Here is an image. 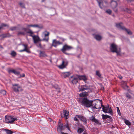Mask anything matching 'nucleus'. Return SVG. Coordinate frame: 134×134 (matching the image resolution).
<instances>
[{
  "instance_id": "obj_1",
  "label": "nucleus",
  "mask_w": 134,
  "mask_h": 134,
  "mask_svg": "<svg viewBox=\"0 0 134 134\" xmlns=\"http://www.w3.org/2000/svg\"><path fill=\"white\" fill-rule=\"evenodd\" d=\"M66 128L68 130H70L68 124L66 125H64L61 122L60 120H59L57 128V131L58 132H61L62 131L64 130Z\"/></svg>"
},
{
  "instance_id": "obj_2",
  "label": "nucleus",
  "mask_w": 134,
  "mask_h": 134,
  "mask_svg": "<svg viewBox=\"0 0 134 134\" xmlns=\"http://www.w3.org/2000/svg\"><path fill=\"white\" fill-rule=\"evenodd\" d=\"M93 101L89 100L86 97L83 98L81 101V103L82 105L85 106L86 107L89 108L92 105Z\"/></svg>"
},
{
  "instance_id": "obj_3",
  "label": "nucleus",
  "mask_w": 134,
  "mask_h": 134,
  "mask_svg": "<svg viewBox=\"0 0 134 134\" xmlns=\"http://www.w3.org/2000/svg\"><path fill=\"white\" fill-rule=\"evenodd\" d=\"M110 49L112 52L116 53L117 55H120L121 49L120 48H118L117 46L115 44H111Z\"/></svg>"
},
{
  "instance_id": "obj_4",
  "label": "nucleus",
  "mask_w": 134,
  "mask_h": 134,
  "mask_svg": "<svg viewBox=\"0 0 134 134\" xmlns=\"http://www.w3.org/2000/svg\"><path fill=\"white\" fill-rule=\"evenodd\" d=\"M116 26L119 29L125 31L129 35H131L132 34L131 31L129 29L126 28L123 26V24L122 23L116 24Z\"/></svg>"
},
{
  "instance_id": "obj_5",
  "label": "nucleus",
  "mask_w": 134,
  "mask_h": 134,
  "mask_svg": "<svg viewBox=\"0 0 134 134\" xmlns=\"http://www.w3.org/2000/svg\"><path fill=\"white\" fill-rule=\"evenodd\" d=\"M12 88L14 91L16 92H22L23 90L22 87L18 84H12Z\"/></svg>"
},
{
  "instance_id": "obj_6",
  "label": "nucleus",
  "mask_w": 134,
  "mask_h": 134,
  "mask_svg": "<svg viewBox=\"0 0 134 134\" xmlns=\"http://www.w3.org/2000/svg\"><path fill=\"white\" fill-rule=\"evenodd\" d=\"M13 116H5V122L7 123L12 124L15 120H17L16 117L13 118Z\"/></svg>"
},
{
  "instance_id": "obj_7",
  "label": "nucleus",
  "mask_w": 134,
  "mask_h": 134,
  "mask_svg": "<svg viewBox=\"0 0 134 134\" xmlns=\"http://www.w3.org/2000/svg\"><path fill=\"white\" fill-rule=\"evenodd\" d=\"M72 48V47L65 44L63 46L61 50L63 53L66 54H69L66 53V51L70 50Z\"/></svg>"
},
{
  "instance_id": "obj_8",
  "label": "nucleus",
  "mask_w": 134,
  "mask_h": 134,
  "mask_svg": "<svg viewBox=\"0 0 134 134\" xmlns=\"http://www.w3.org/2000/svg\"><path fill=\"white\" fill-rule=\"evenodd\" d=\"M102 116L103 120H105V123H110V122H111L112 120V118L110 116L107 115L102 114Z\"/></svg>"
},
{
  "instance_id": "obj_9",
  "label": "nucleus",
  "mask_w": 134,
  "mask_h": 134,
  "mask_svg": "<svg viewBox=\"0 0 134 134\" xmlns=\"http://www.w3.org/2000/svg\"><path fill=\"white\" fill-rule=\"evenodd\" d=\"M68 63V61L65 60H63L62 64L58 66V67L60 69H63L66 67Z\"/></svg>"
},
{
  "instance_id": "obj_10",
  "label": "nucleus",
  "mask_w": 134,
  "mask_h": 134,
  "mask_svg": "<svg viewBox=\"0 0 134 134\" xmlns=\"http://www.w3.org/2000/svg\"><path fill=\"white\" fill-rule=\"evenodd\" d=\"M111 5L112 8L114 11L115 12H116L117 11V9L116 8L118 5L117 2L115 1H112L111 2Z\"/></svg>"
},
{
  "instance_id": "obj_11",
  "label": "nucleus",
  "mask_w": 134,
  "mask_h": 134,
  "mask_svg": "<svg viewBox=\"0 0 134 134\" xmlns=\"http://www.w3.org/2000/svg\"><path fill=\"white\" fill-rule=\"evenodd\" d=\"M62 44V42H60L59 41H57L56 39H54L52 41V46L56 47L58 45Z\"/></svg>"
},
{
  "instance_id": "obj_12",
  "label": "nucleus",
  "mask_w": 134,
  "mask_h": 134,
  "mask_svg": "<svg viewBox=\"0 0 134 134\" xmlns=\"http://www.w3.org/2000/svg\"><path fill=\"white\" fill-rule=\"evenodd\" d=\"M79 91H84L85 90H89L90 89V87L86 85H81L79 88Z\"/></svg>"
},
{
  "instance_id": "obj_13",
  "label": "nucleus",
  "mask_w": 134,
  "mask_h": 134,
  "mask_svg": "<svg viewBox=\"0 0 134 134\" xmlns=\"http://www.w3.org/2000/svg\"><path fill=\"white\" fill-rule=\"evenodd\" d=\"M100 104H101V106L102 107L103 111L105 113H108V110L109 108V105H107L105 106H104L102 104V103H100Z\"/></svg>"
},
{
  "instance_id": "obj_14",
  "label": "nucleus",
  "mask_w": 134,
  "mask_h": 134,
  "mask_svg": "<svg viewBox=\"0 0 134 134\" xmlns=\"http://www.w3.org/2000/svg\"><path fill=\"white\" fill-rule=\"evenodd\" d=\"M33 39L34 40V43H36L39 41H41V40L40 39L39 37L37 36L34 35L33 37Z\"/></svg>"
},
{
  "instance_id": "obj_15",
  "label": "nucleus",
  "mask_w": 134,
  "mask_h": 134,
  "mask_svg": "<svg viewBox=\"0 0 134 134\" xmlns=\"http://www.w3.org/2000/svg\"><path fill=\"white\" fill-rule=\"evenodd\" d=\"M8 72L9 73L12 72L16 75H20V72L19 71H16L14 69H9L8 70Z\"/></svg>"
},
{
  "instance_id": "obj_16",
  "label": "nucleus",
  "mask_w": 134,
  "mask_h": 134,
  "mask_svg": "<svg viewBox=\"0 0 134 134\" xmlns=\"http://www.w3.org/2000/svg\"><path fill=\"white\" fill-rule=\"evenodd\" d=\"M45 32H47V34H44V37L45 38H43L42 40L45 41L47 42H48L49 40V32H47L46 31H45Z\"/></svg>"
},
{
  "instance_id": "obj_17",
  "label": "nucleus",
  "mask_w": 134,
  "mask_h": 134,
  "mask_svg": "<svg viewBox=\"0 0 134 134\" xmlns=\"http://www.w3.org/2000/svg\"><path fill=\"white\" fill-rule=\"evenodd\" d=\"M78 118L80 119L81 121L86 123H87V120L86 118L81 115H77Z\"/></svg>"
},
{
  "instance_id": "obj_18",
  "label": "nucleus",
  "mask_w": 134,
  "mask_h": 134,
  "mask_svg": "<svg viewBox=\"0 0 134 134\" xmlns=\"http://www.w3.org/2000/svg\"><path fill=\"white\" fill-rule=\"evenodd\" d=\"M70 73L69 72H64L62 73V76L64 78L68 77L70 75Z\"/></svg>"
},
{
  "instance_id": "obj_19",
  "label": "nucleus",
  "mask_w": 134,
  "mask_h": 134,
  "mask_svg": "<svg viewBox=\"0 0 134 134\" xmlns=\"http://www.w3.org/2000/svg\"><path fill=\"white\" fill-rule=\"evenodd\" d=\"M90 119L92 121L94 122L95 123L97 124H100V123L98 120L96 119L94 116H92L90 118Z\"/></svg>"
},
{
  "instance_id": "obj_20",
  "label": "nucleus",
  "mask_w": 134,
  "mask_h": 134,
  "mask_svg": "<svg viewBox=\"0 0 134 134\" xmlns=\"http://www.w3.org/2000/svg\"><path fill=\"white\" fill-rule=\"evenodd\" d=\"M122 86V88L125 90H126L128 87V86H127L126 82V81H122L121 82Z\"/></svg>"
},
{
  "instance_id": "obj_21",
  "label": "nucleus",
  "mask_w": 134,
  "mask_h": 134,
  "mask_svg": "<svg viewBox=\"0 0 134 134\" xmlns=\"http://www.w3.org/2000/svg\"><path fill=\"white\" fill-rule=\"evenodd\" d=\"M9 34H4L1 35H0V39L2 40L4 38L8 37Z\"/></svg>"
},
{
  "instance_id": "obj_22",
  "label": "nucleus",
  "mask_w": 134,
  "mask_h": 134,
  "mask_svg": "<svg viewBox=\"0 0 134 134\" xmlns=\"http://www.w3.org/2000/svg\"><path fill=\"white\" fill-rule=\"evenodd\" d=\"M40 57H45L47 56V55L44 52L40 51Z\"/></svg>"
},
{
  "instance_id": "obj_23",
  "label": "nucleus",
  "mask_w": 134,
  "mask_h": 134,
  "mask_svg": "<svg viewBox=\"0 0 134 134\" xmlns=\"http://www.w3.org/2000/svg\"><path fill=\"white\" fill-rule=\"evenodd\" d=\"M1 131L3 132L4 131H5L6 133L7 134H12L13 133V132L12 131L10 130L7 129L1 130Z\"/></svg>"
},
{
  "instance_id": "obj_24",
  "label": "nucleus",
  "mask_w": 134,
  "mask_h": 134,
  "mask_svg": "<svg viewBox=\"0 0 134 134\" xmlns=\"http://www.w3.org/2000/svg\"><path fill=\"white\" fill-rule=\"evenodd\" d=\"M97 1L99 4V5L100 7L102 9L104 7V6L103 5V2H101V0H97Z\"/></svg>"
},
{
  "instance_id": "obj_25",
  "label": "nucleus",
  "mask_w": 134,
  "mask_h": 134,
  "mask_svg": "<svg viewBox=\"0 0 134 134\" xmlns=\"http://www.w3.org/2000/svg\"><path fill=\"white\" fill-rule=\"evenodd\" d=\"M28 31L26 32V33L27 34H30L29 36L32 37H33L34 35H33L34 34V32H33L30 29H28Z\"/></svg>"
},
{
  "instance_id": "obj_26",
  "label": "nucleus",
  "mask_w": 134,
  "mask_h": 134,
  "mask_svg": "<svg viewBox=\"0 0 134 134\" xmlns=\"http://www.w3.org/2000/svg\"><path fill=\"white\" fill-rule=\"evenodd\" d=\"M69 114V111L67 110H65L64 115L65 116V117L66 119H67L68 118Z\"/></svg>"
},
{
  "instance_id": "obj_27",
  "label": "nucleus",
  "mask_w": 134,
  "mask_h": 134,
  "mask_svg": "<svg viewBox=\"0 0 134 134\" xmlns=\"http://www.w3.org/2000/svg\"><path fill=\"white\" fill-rule=\"evenodd\" d=\"M79 78L80 80H82L85 81L87 80V79L85 76H79Z\"/></svg>"
},
{
  "instance_id": "obj_28",
  "label": "nucleus",
  "mask_w": 134,
  "mask_h": 134,
  "mask_svg": "<svg viewBox=\"0 0 134 134\" xmlns=\"http://www.w3.org/2000/svg\"><path fill=\"white\" fill-rule=\"evenodd\" d=\"M81 97H84L85 96H87V92H82L81 93H80L79 94Z\"/></svg>"
},
{
  "instance_id": "obj_29",
  "label": "nucleus",
  "mask_w": 134,
  "mask_h": 134,
  "mask_svg": "<svg viewBox=\"0 0 134 134\" xmlns=\"http://www.w3.org/2000/svg\"><path fill=\"white\" fill-rule=\"evenodd\" d=\"M124 120L125 123L126 125L128 126H130L131 125V123L128 120L124 119Z\"/></svg>"
},
{
  "instance_id": "obj_30",
  "label": "nucleus",
  "mask_w": 134,
  "mask_h": 134,
  "mask_svg": "<svg viewBox=\"0 0 134 134\" xmlns=\"http://www.w3.org/2000/svg\"><path fill=\"white\" fill-rule=\"evenodd\" d=\"M78 82V79L77 78L74 77L72 80V82L73 84H76Z\"/></svg>"
},
{
  "instance_id": "obj_31",
  "label": "nucleus",
  "mask_w": 134,
  "mask_h": 134,
  "mask_svg": "<svg viewBox=\"0 0 134 134\" xmlns=\"http://www.w3.org/2000/svg\"><path fill=\"white\" fill-rule=\"evenodd\" d=\"M27 26V27H38L39 26L37 25H28V24H27L26 25Z\"/></svg>"
},
{
  "instance_id": "obj_32",
  "label": "nucleus",
  "mask_w": 134,
  "mask_h": 134,
  "mask_svg": "<svg viewBox=\"0 0 134 134\" xmlns=\"http://www.w3.org/2000/svg\"><path fill=\"white\" fill-rule=\"evenodd\" d=\"M95 38L97 40L99 41L102 38L101 36L99 35H96L95 36Z\"/></svg>"
},
{
  "instance_id": "obj_33",
  "label": "nucleus",
  "mask_w": 134,
  "mask_h": 134,
  "mask_svg": "<svg viewBox=\"0 0 134 134\" xmlns=\"http://www.w3.org/2000/svg\"><path fill=\"white\" fill-rule=\"evenodd\" d=\"M10 54L13 57H15L16 56L17 54L15 51H12Z\"/></svg>"
},
{
  "instance_id": "obj_34",
  "label": "nucleus",
  "mask_w": 134,
  "mask_h": 134,
  "mask_svg": "<svg viewBox=\"0 0 134 134\" xmlns=\"http://www.w3.org/2000/svg\"><path fill=\"white\" fill-rule=\"evenodd\" d=\"M84 131L83 129L79 128L77 130V132L78 133H82Z\"/></svg>"
},
{
  "instance_id": "obj_35",
  "label": "nucleus",
  "mask_w": 134,
  "mask_h": 134,
  "mask_svg": "<svg viewBox=\"0 0 134 134\" xmlns=\"http://www.w3.org/2000/svg\"><path fill=\"white\" fill-rule=\"evenodd\" d=\"M65 112V110H63V111L61 112V117L64 118L65 117V116L64 115V113Z\"/></svg>"
},
{
  "instance_id": "obj_36",
  "label": "nucleus",
  "mask_w": 134,
  "mask_h": 134,
  "mask_svg": "<svg viewBox=\"0 0 134 134\" xmlns=\"http://www.w3.org/2000/svg\"><path fill=\"white\" fill-rule=\"evenodd\" d=\"M96 75L99 76V77H100L101 75L100 73L98 71H97L96 72Z\"/></svg>"
},
{
  "instance_id": "obj_37",
  "label": "nucleus",
  "mask_w": 134,
  "mask_h": 134,
  "mask_svg": "<svg viewBox=\"0 0 134 134\" xmlns=\"http://www.w3.org/2000/svg\"><path fill=\"white\" fill-rule=\"evenodd\" d=\"M25 34V33L24 32L19 31L18 34V35H24Z\"/></svg>"
},
{
  "instance_id": "obj_38",
  "label": "nucleus",
  "mask_w": 134,
  "mask_h": 134,
  "mask_svg": "<svg viewBox=\"0 0 134 134\" xmlns=\"http://www.w3.org/2000/svg\"><path fill=\"white\" fill-rule=\"evenodd\" d=\"M19 4L20 6L23 8H25V5L24 3L20 2L19 3Z\"/></svg>"
},
{
  "instance_id": "obj_39",
  "label": "nucleus",
  "mask_w": 134,
  "mask_h": 134,
  "mask_svg": "<svg viewBox=\"0 0 134 134\" xmlns=\"http://www.w3.org/2000/svg\"><path fill=\"white\" fill-rule=\"evenodd\" d=\"M106 12L108 14H110L111 13V10L108 9L106 10Z\"/></svg>"
},
{
  "instance_id": "obj_40",
  "label": "nucleus",
  "mask_w": 134,
  "mask_h": 134,
  "mask_svg": "<svg viewBox=\"0 0 134 134\" xmlns=\"http://www.w3.org/2000/svg\"><path fill=\"white\" fill-rule=\"evenodd\" d=\"M126 97L128 98L129 99H130L131 98V96L128 93H126Z\"/></svg>"
},
{
  "instance_id": "obj_41",
  "label": "nucleus",
  "mask_w": 134,
  "mask_h": 134,
  "mask_svg": "<svg viewBox=\"0 0 134 134\" xmlns=\"http://www.w3.org/2000/svg\"><path fill=\"white\" fill-rule=\"evenodd\" d=\"M116 108L117 109V111L118 113V114L120 115H121V113L120 112V110H119V108L118 107H117Z\"/></svg>"
},
{
  "instance_id": "obj_42",
  "label": "nucleus",
  "mask_w": 134,
  "mask_h": 134,
  "mask_svg": "<svg viewBox=\"0 0 134 134\" xmlns=\"http://www.w3.org/2000/svg\"><path fill=\"white\" fill-rule=\"evenodd\" d=\"M16 27H13L10 28V30L11 31H13L15 30L16 29Z\"/></svg>"
},
{
  "instance_id": "obj_43",
  "label": "nucleus",
  "mask_w": 134,
  "mask_h": 134,
  "mask_svg": "<svg viewBox=\"0 0 134 134\" xmlns=\"http://www.w3.org/2000/svg\"><path fill=\"white\" fill-rule=\"evenodd\" d=\"M109 110L108 111V113H109L110 114H111L112 113V109L110 107H109Z\"/></svg>"
},
{
  "instance_id": "obj_44",
  "label": "nucleus",
  "mask_w": 134,
  "mask_h": 134,
  "mask_svg": "<svg viewBox=\"0 0 134 134\" xmlns=\"http://www.w3.org/2000/svg\"><path fill=\"white\" fill-rule=\"evenodd\" d=\"M25 49V51H26V52L28 53H30L31 52L28 49V48H27L26 49Z\"/></svg>"
},
{
  "instance_id": "obj_45",
  "label": "nucleus",
  "mask_w": 134,
  "mask_h": 134,
  "mask_svg": "<svg viewBox=\"0 0 134 134\" xmlns=\"http://www.w3.org/2000/svg\"><path fill=\"white\" fill-rule=\"evenodd\" d=\"M20 75V77H24L25 76V75L24 74H23L22 75L20 74L19 75Z\"/></svg>"
},
{
  "instance_id": "obj_46",
  "label": "nucleus",
  "mask_w": 134,
  "mask_h": 134,
  "mask_svg": "<svg viewBox=\"0 0 134 134\" xmlns=\"http://www.w3.org/2000/svg\"><path fill=\"white\" fill-rule=\"evenodd\" d=\"M23 45L25 47L24 49H26L27 48L28 46L26 44H23Z\"/></svg>"
},
{
  "instance_id": "obj_47",
  "label": "nucleus",
  "mask_w": 134,
  "mask_h": 134,
  "mask_svg": "<svg viewBox=\"0 0 134 134\" xmlns=\"http://www.w3.org/2000/svg\"><path fill=\"white\" fill-rule=\"evenodd\" d=\"M74 120L75 121H78V119L76 117H75L74 118Z\"/></svg>"
},
{
  "instance_id": "obj_48",
  "label": "nucleus",
  "mask_w": 134,
  "mask_h": 134,
  "mask_svg": "<svg viewBox=\"0 0 134 134\" xmlns=\"http://www.w3.org/2000/svg\"><path fill=\"white\" fill-rule=\"evenodd\" d=\"M2 93L4 95L6 94V91L4 90L2 91Z\"/></svg>"
},
{
  "instance_id": "obj_49",
  "label": "nucleus",
  "mask_w": 134,
  "mask_h": 134,
  "mask_svg": "<svg viewBox=\"0 0 134 134\" xmlns=\"http://www.w3.org/2000/svg\"><path fill=\"white\" fill-rule=\"evenodd\" d=\"M93 108L94 109H100L101 108V107H100L99 108H97L96 107L94 106L93 107Z\"/></svg>"
},
{
  "instance_id": "obj_50",
  "label": "nucleus",
  "mask_w": 134,
  "mask_h": 134,
  "mask_svg": "<svg viewBox=\"0 0 134 134\" xmlns=\"http://www.w3.org/2000/svg\"><path fill=\"white\" fill-rule=\"evenodd\" d=\"M27 30V29L25 28H23L22 29V30H24L25 31H26Z\"/></svg>"
},
{
  "instance_id": "obj_51",
  "label": "nucleus",
  "mask_w": 134,
  "mask_h": 134,
  "mask_svg": "<svg viewBox=\"0 0 134 134\" xmlns=\"http://www.w3.org/2000/svg\"><path fill=\"white\" fill-rule=\"evenodd\" d=\"M25 49H23V50H20L19 51V52H23L24 51H25Z\"/></svg>"
},
{
  "instance_id": "obj_52",
  "label": "nucleus",
  "mask_w": 134,
  "mask_h": 134,
  "mask_svg": "<svg viewBox=\"0 0 134 134\" xmlns=\"http://www.w3.org/2000/svg\"><path fill=\"white\" fill-rule=\"evenodd\" d=\"M118 77L120 79H122V76H121L120 75V76H118Z\"/></svg>"
},
{
  "instance_id": "obj_53",
  "label": "nucleus",
  "mask_w": 134,
  "mask_h": 134,
  "mask_svg": "<svg viewBox=\"0 0 134 134\" xmlns=\"http://www.w3.org/2000/svg\"><path fill=\"white\" fill-rule=\"evenodd\" d=\"M61 134H69L68 133H64L62 132H61Z\"/></svg>"
},
{
  "instance_id": "obj_54",
  "label": "nucleus",
  "mask_w": 134,
  "mask_h": 134,
  "mask_svg": "<svg viewBox=\"0 0 134 134\" xmlns=\"http://www.w3.org/2000/svg\"><path fill=\"white\" fill-rule=\"evenodd\" d=\"M48 121H52V119H51V118H49V120H48Z\"/></svg>"
},
{
  "instance_id": "obj_55",
  "label": "nucleus",
  "mask_w": 134,
  "mask_h": 134,
  "mask_svg": "<svg viewBox=\"0 0 134 134\" xmlns=\"http://www.w3.org/2000/svg\"><path fill=\"white\" fill-rule=\"evenodd\" d=\"M128 2H130L132 1V0H127Z\"/></svg>"
},
{
  "instance_id": "obj_56",
  "label": "nucleus",
  "mask_w": 134,
  "mask_h": 134,
  "mask_svg": "<svg viewBox=\"0 0 134 134\" xmlns=\"http://www.w3.org/2000/svg\"><path fill=\"white\" fill-rule=\"evenodd\" d=\"M39 45L40 47H41V45L40 43L39 44Z\"/></svg>"
},
{
  "instance_id": "obj_57",
  "label": "nucleus",
  "mask_w": 134,
  "mask_h": 134,
  "mask_svg": "<svg viewBox=\"0 0 134 134\" xmlns=\"http://www.w3.org/2000/svg\"><path fill=\"white\" fill-rule=\"evenodd\" d=\"M56 88V89H57L58 90V92H59V88Z\"/></svg>"
},
{
  "instance_id": "obj_58",
  "label": "nucleus",
  "mask_w": 134,
  "mask_h": 134,
  "mask_svg": "<svg viewBox=\"0 0 134 134\" xmlns=\"http://www.w3.org/2000/svg\"><path fill=\"white\" fill-rule=\"evenodd\" d=\"M45 0H42V2H44Z\"/></svg>"
},
{
  "instance_id": "obj_59",
  "label": "nucleus",
  "mask_w": 134,
  "mask_h": 134,
  "mask_svg": "<svg viewBox=\"0 0 134 134\" xmlns=\"http://www.w3.org/2000/svg\"><path fill=\"white\" fill-rule=\"evenodd\" d=\"M133 123H134V120L133 121Z\"/></svg>"
}]
</instances>
